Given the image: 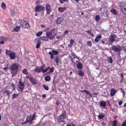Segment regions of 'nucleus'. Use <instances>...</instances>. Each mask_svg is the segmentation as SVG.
<instances>
[{"mask_svg": "<svg viewBox=\"0 0 126 126\" xmlns=\"http://www.w3.org/2000/svg\"><path fill=\"white\" fill-rule=\"evenodd\" d=\"M30 80L33 85H34L37 83L36 80L33 77H32Z\"/></svg>", "mask_w": 126, "mask_h": 126, "instance_id": "2eb2a0df", "label": "nucleus"}, {"mask_svg": "<svg viewBox=\"0 0 126 126\" xmlns=\"http://www.w3.org/2000/svg\"><path fill=\"white\" fill-rule=\"evenodd\" d=\"M122 93H123V96H124L125 94V92L124 91L122 90Z\"/></svg>", "mask_w": 126, "mask_h": 126, "instance_id": "680f3d73", "label": "nucleus"}, {"mask_svg": "<svg viewBox=\"0 0 126 126\" xmlns=\"http://www.w3.org/2000/svg\"><path fill=\"white\" fill-rule=\"evenodd\" d=\"M75 42L74 40L73 39H71L70 40V44L72 45Z\"/></svg>", "mask_w": 126, "mask_h": 126, "instance_id": "8fccbe9b", "label": "nucleus"}, {"mask_svg": "<svg viewBox=\"0 0 126 126\" xmlns=\"http://www.w3.org/2000/svg\"><path fill=\"white\" fill-rule=\"evenodd\" d=\"M34 117H32L30 119V120L32 121L34 120Z\"/></svg>", "mask_w": 126, "mask_h": 126, "instance_id": "052dcab7", "label": "nucleus"}, {"mask_svg": "<svg viewBox=\"0 0 126 126\" xmlns=\"http://www.w3.org/2000/svg\"><path fill=\"white\" fill-rule=\"evenodd\" d=\"M52 32L50 31L47 32L46 33V35L47 37L49 38L51 40H52L55 37V35L52 36Z\"/></svg>", "mask_w": 126, "mask_h": 126, "instance_id": "423d86ee", "label": "nucleus"}, {"mask_svg": "<svg viewBox=\"0 0 126 126\" xmlns=\"http://www.w3.org/2000/svg\"><path fill=\"white\" fill-rule=\"evenodd\" d=\"M62 1H60V2L61 4H63L64 1H67L68 0H61Z\"/></svg>", "mask_w": 126, "mask_h": 126, "instance_id": "864d4df0", "label": "nucleus"}, {"mask_svg": "<svg viewBox=\"0 0 126 126\" xmlns=\"http://www.w3.org/2000/svg\"><path fill=\"white\" fill-rule=\"evenodd\" d=\"M3 93H5L6 94V95L8 96V97H9V95L10 94L11 92L9 91L6 90L5 91H3Z\"/></svg>", "mask_w": 126, "mask_h": 126, "instance_id": "bb28decb", "label": "nucleus"}, {"mask_svg": "<svg viewBox=\"0 0 126 126\" xmlns=\"http://www.w3.org/2000/svg\"><path fill=\"white\" fill-rule=\"evenodd\" d=\"M108 59L109 61V63H111L113 62V60L112 57L110 56H109L108 57Z\"/></svg>", "mask_w": 126, "mask_h": 126, "instance_id": "72a5a7b5", "label": "nucleus"}, {"mask_svg": "<svg viewBox=\"0 0 126 126\" xmlns=\"http://www.w3.org/2000/svg\"><path fill=\"white\" fill-rule=\"evenodd\" d=\"M122 47L125 51H126V43H125L122 45Z\"/></svg>", "mask_w": 126, "mask_h": 126, "instance_id": "c03bdc74", "label": "nucleus"}, {"mask_svg": "<svg viewBox=\"0 0 126 126\" xmlns=\"http://www.w3.org/2000/svg\"><path fill=\"white\" fill-rule=\"evenodd\" d=\"M105 115L103 113H101L98 116V118L99 119H101L104 117Z\"/></svg>", "mask_w": 126, "mask_h": 126, "instance_id": "2f4dec72", "label": "nucleus"}, {"mask_svg": "<svg viewBox=\"0 0 126 126\" xmlns=\"http://www.w3.org/2000/svg\"><path fill=\"white\" fill-rule=\"evenodd\" d=\"M100 106L102 107H104L106 106V103L104 101H102L100 103Z\"/></svg>", "mask_w": 126, "mask_h": 126, "instance_id": "5701e85b", "label": "nucleus"}, {"mask_svg": "<svg viewBox=\"0 0 126 126\" xmlns=\"http://www.w3.org/2000/svg\"><path fill=\"white\" fill-rule=\"evenodd\" d=\"M72 62L74 63H76L78 62L79 60L77 57L73 56L72 58H71Z\"/></svg>", "mask_w": 126, "mask_h": 126, "instance_id": "f8f14e48", "label": "nucleus"}, {"mask_svg": "<svg viewBox=\"0 0 126 126\" xmlns=\"http://www.w3.org/2000/svg\"><path fill=\"white\" fill-rule=\"evenodd\" d=\"M86 32L88 33L89 34L91 35V36L93 37H94V34L91 31V30L87 31H86Z\"/></svg>", "mask_w": 126, "mask_h": 126, "instance_id": "473e14b6", "label": "nucleus"}, {"mask_svg": "<svg viewBox=\"0 0 126 126\" xmlns=\"http://www.w3.org/2000/svg\"><path fill=\"white\" fill-rule=\"evenodd\" d=\"M46 64H44L41 67H36L34 69V71L40 73L43 71V69L46 67Z\"/></svg>", "mask_w": 126, "mask_h": 126, "instance_id": "20e7f679", "label": "nucleus"}, {"mask_svg": "<svg viewBox=\"0 0 126 126\" xmlns=\"http://www.w3.org/2000/svg\"><path fill=\"white\" fill-rule=\"evenodd\" d=\"M54 69V68L53 67H51L49 71L51 73L53 71Z\"/></svg>", "mask_w": 126, "mask_h": 126, "instance_id": "09e8293b", "label": "nucleus"}, {"mask_svg": "<svg viewBox=\"0 0 126 126\" xmlns=\"http://www.w3.org/2000/svg\"><path fill=\"white\" fill-rule=\"evenodd\" d=\"M122 12L125 15H126V6L125 8L121 9Z\"/></svg>", "mask_w": 126, "mask_h": 126, "instance_id": "a878e982", "label": "nucleus"}, {"mask_svg": "<svg viewBox=\"0 0 126 126\" xmlns=\"http://www.w3.org/2000/svg\"><path fill=\"white\" fill-rule=\"evenodd\" d=\"M77 67L78 69H82V65L80 63H78L77 65Z\"/></svg>", "mask_w": 126, "mask_h": 126, "instance_id": "aec40b11", "label": "nucleus"}, {"mask_svg": "<svg viewBox=\"0 0 126 126\" xmlns=\"http://www.w3.org/2000/svg\"><path fill=\"white\" fill-rule=\"evenodd\" d=\"M18 95V94H14L13 95V98H15Z\"/></svg>", "mask_w": 126, "mask_h": 126, "instance_id": "3c124183", "label": "nucleus"}, {"mask_svg": "<svg viewBox=\"0 0 126 126\" xmlns=\"http://www.w3.org/2000/svg\"><path fill=\"white\" fill-rule=\"evenodd\" d=\"M50 77L49 76H46L45 77V79L46 81H49L50 80Z\"/></svg>", "mask_w": 126, "mask_h": 126, "instance_id": "c85d7f7f", "label": "nucleus"}, {"mask_svg": "<svg viewBox=\"0 0 126 126\" xmlns=\"http://www.w3.org/2000/svg\"><path fill=\"white\" fill-rule=\"evenodd\" d=\"M16 74V73H15L12 72V77H13L15 76Z\"/></svg>", "mask_w": 126, "mask_h": 126, "instance_id": "5fc2aeb1", "label": "nucleus"}, {"mask_svg": "<svg viewBox=\"0 0 126 126\" xmlns=\"http://www.w3.org/2000/svg\"><path fill=\"white\" fill-rule=\"evenodd\" d=\"M50 73H51L49 72V71L48 72L46 73V74H50Z\"/></svg>", "mask_w": 126, "mask_h": 126, "instance_id": "774afa93", "label": "nucleus"}, {"mask_svg": "<svg viewBox=\"0 0 126 126\" xmlns=\"http://www.w3.org/2000/svg\"><path fill=\"white\" fill-rule=\"evenodd\" d=\"M112 50L116 52L120 51L122 50L120 47L118 46H113L112 47Z\"/></svg>", "mask_w": 126, "mask_h": 126, "instance_id": "1a4fd4ad", "label": "nucleus"}, {"mask_svg": "<svg viewBox=\"0 0 126 126\" xmlns=\"http://www.w3.org/2000/svg\"><path fill=\"white\" fill-rule=\"evenodd\" d=\"M60 59H59L57 57L56 58V59H55V61H56V63L57 64H58V63H59V61H60Z\"/></svg>", "mask_w": 126, "mask_h": 126, "instance_id": "de8ad7c7", "label": "nucleus"}, {"mask_svg": "<svg viewBox=\"0 0 126 126\" xmlns=\"http://www.w3.org/2000/svg\"><path fill=\"white\" fill-rule=\"evenodd\" d=\"M1 7L2 9L5 10L6 9V5L4 2H2L1 4Z\"/></svg>", "mask_w": 126, "mask_h": 126, "instance_id": "4be33fe9", "label": "nucleus"}, {"mask_svg": "<svg viewBox=\"0 0 126 126\" xmlns=\"http://www.w3.org/2000/svg\"><path fill=\"white\" fill-rule=\"evenodd\" d=\"M115 90L113 89H111L110 91V95L111 96H113L115 94Z\"/></svg>", "mask_w": 126, "mask_h": 126, "instance_id": "b1692460", "label": "nucleus"}, {"mask_svg": "<svg viewBox=\"0 0 126 126\" xmlns=\"http://www.w3.org/2000/svg\"><path fill=\"white\" fill-rule=\"evenodd\" d=\"M12 51L10 50L6 49V51L5 54L9 56L10 54L12 52Z\"/></svg>", "mask_w": 126, "mask_h": 126, "instance_id": "cd10ccee", "label": "nucleus"}, {"mask_svg": "<svg viewBox=\"0 0 126 126\" xmlns=\"http://www.w3.org/2000/svg\"><path fill=\"white\" fill-rule=\"evenodd\" d=\"M45 10V8L42 5H38L36 7L35 11L40 12Z\"/></svg>", "mask_w": 126, "mask_h": 126, "instance_id": "0eeeda50", "label": "nucleus"}, {"mask_svg": "<svg viewBox=\"0 0 126 126\" xmlns=\"http://www.w3.org/2000/svg\"><path fill=\"white\" fill-rule=\"evenodd\" d=\"M18 83L19 84L18 85V88L20 89V92H22L24 88L25 85L24 83H22L21 81H19Z\"/></svg>", "mask_w": 126, "mask_h": 126, "instance_id": "9d476101", "label": "nucleus"}, {"mask_svg": "<svg viewBox=\"0 0 126 126\" xmlns=\"http://www.w3.org/2000/svg\"><path fill=\"white\" fill-rule=\"evenodd\" d=\"M69 32V31H68L67 30H66L64 32V33L65 34H66V33H68Z\"/></svg>", "mask_w": 126, "mask_h": 126, "instance_id": "69168bd1", "label": "nucleus"}, {"mask_svg": "<svg viewBox=\"0 0 126 126\" xmlns=\"http://www.w3.org/2000/svg\"><path fill=\"white\" fill-rule=\"evenodd\" d=\"M115 38L114 35H111L110 36V42H113Z\"/></svg>", "mask_w": 126, "mask_h": 126, "instance_id": "6ab92c4d", "label": "nucleus"}, {"mask_svg": "<svg viewBox=\"0 0 126 126\" xmlns=\"http://www.w3.org/2000/svg\"><path fill=\"white\" fill-rule=\"evenodd\" d=\"M59 52L58 51L53 50L51 51V52H49L48 54L50 55L51 59H52L54 58L53 55H57L59 54Z\"/></svg>", "mask_w": 126, "mask_h": 126, "instance_id": "39448f33", "label": "nucleus"}, {"mask_svg": "<svg viewBox=\"0 0 126 126\" xmlns=\"http://www.w3.org/2000/svg\"><path fill=\"white\" fill-rule=\"evenodd\" d=\"M6 38H4L3 36H2L0 38V44H3L6 42Z\"/></svg>", "mask_w": 126, "mask_h": 126, "instance_id": "4468645a", "label": "nucleus"}, {"mask_svg": "<svg viewBox=\"0 0 126 126\" xmlns=\"http://www.w3.org/2000/svg\"><path fill=\"white\" fill-rule=\"evenodd\" d=\"M42 96L43 98H45L46 97V95L45 94H43L42 95Z\"/></svg>", "mask_w": 126, "mask_h": 126, "instance_id": "0e129e2a", "label": "nucleus"}, {"mask_svg": "<svg viewBox=\"0 0 126 126\" xmlns=\"http://www.w3.org/2000/svg\"><path fill=\"white\" fill-rule=\"evenodd\" d=\"M102 37L101 35H99L97 36L95 39L94 41L96 42H98L99 40Z\"/></svg>", "mask_w": 126, "mask_h": 126, "instance_id": "a211bd4d", "label": "nucleus"}, {"mask_svg": "<svg viewBox=\"0 0 126 126\" xmlns=\"http://www.w3.org/2000/svg\"><path fill=\"white\" fill-rule=\"evenodd\" d=\"M119 6L120 8L121 9L126 6V4L123 2H121L119 4Z\"/></svg>", "mask_w": 126, "mask_h": 126, "instance_id": "f3484780", "label": "nucleus"}, {"mask_svg": "<svg viewBox=\"0 0 126 126\" xmlns=\"http://www.w3.org/2000/svg\"><path fill=\"white\" fill-rule=\"evenodd\" d=\"M122 126H126V121L124 122L123 123Z\"/></svg>", "mask_w": 126, "mask_h": 126, "instance_id": "6e6d98bb", "label": "nucleus"}, {"mask_svg": "<svg viewBox=\"0 0 126 126\" xmlns=\"http://www.w3.org/2000/svg\"><path fill=\"white\" fill-rule=\"evenodd\" d=\"M40 42H38V43H37L36 44V47L37 48H38L39 47H40Z\"/></svg>", "mask_w": 126, "mask_h": 126, "instance_id": "a18cd8bd", "label": "nucleus"}, {"mask_svg": "<svg viewBox=\"0 0 126 126\" xmlns=\"http://www.w3.org/2000/svg\"><path fill=\"white\" fill-rule=\"evenodd\" d=\"M19 65L17 64L16 63H14L9 67V69L12 71H15L17 72V70L18 69Z\"/></svg>", "mask_w": 126, "mask_h": 126, "instance_id": "f03ea898", "label": "nucleus"}, {"mask_svg": "<svg viewBox=\"0 0 126 126\" xmlns=\"http://www.w3.org/2000/svg\"><path fill=\"white\" fill-rule=\"evenodd\" d=\"M43 88L45 90H48L49 87L48 86L46 85L45 84L43 85Z\"/></svg>", "mask_w": 126, "mask_h": 126, "instance_id": "a19ab883", "label": "nucleus"}, {"mask_svg": "<svg viewBox=\"0 0 126 126\" xmlns=\"http://www.w3.org/2000/svg\"><path fill=\"white\" fill-rule=\"evenodd\" d=\"M35 113H34L32 116V117L35 118Z\"/></svg>", "mask_w": 126, "mask_h": 126, "instance_id": "338daca9", "label": "nucleus"}, {"mask_svg": "<svg viewBox=\"0 0 126 126\" xmlns=\"http://www.w3.org/2000/svg\"><path fill=\"white\" fill-rule=\"evenodd\" d=\"M100 19V18L99 16L98 15H97L95 16V21L97 22L99 21Z\"/></svg>", "mask_w": 126, "mask_h": 126, "instance_id": "4c0bfd02", "label": "nucleus"}, {"mask_svg": "<svg viewBox=\"0 0 126 126\" xmlns=\"http://www.w3.org/2000/svg\"><path fill=\"white\" fill-rule=\"evenodd\" d=\"M111 126H116L117 124L115 121H113L111 123Z\"/></svg>", "mask_w": 126, "mask_h": 126, "instance_id": "ea45409f", "label": "nucleus"}, {"mask_svg": "<svg viewBox=\"0 0 126 126\" xmlns=\"http://www.w3.org/2000/svg\"><path fill=\"white\" fill-rule=\"evenodd\" d=\"M19 30V26L16 27L14 29V30L16 32H17Z\"/></svg>", "mask_w": 126, "mask_h": 126, "instance_id": "58836bf2", "label": "nucleus"}, {"mask_svg": "<svg viewBox=\"0 0 126 126\" xmlns=\"http://www.w3.org/2000/svg\"><path fill=\"white\" fill-rule=\"evenodd\" d=\"M61 38V36H58L56 37V38L57 39H59Z\"/></svg>", "mask_w": 126, "mask_h": 126, "instance_id": "13d9d810", "label": "nucleus"}, {"mask_svg": "<svg viewBox=\"0 0 126 126\" xmlns=\"http://www.w3.org/2000/svg\"><path fill=\"white\" fill-rule=\"evenodd\" d=\"M19 23L20 25L23 28L29 29L30 26L29 24L26 21L24 20H20L19 21Z\"/></svg>", "mask_w": 126, "mask_h": 126, "instance_id": "f257e3e1", "label": "nucleus"}, {"mask_svg": "<svg viewBox=\"0 0 126 126\" xmlns=\"http://www.w3.org/2000/svg\"><path fill=\"white\" fill-rule=\"evenodd\" d=\"M111 12L113 14L116 15L117 14L116 11L114 9H112L111 10Z\"/></svg>", "mask_w": 126, "mask_h": 126, "instance_id": "e433bc0d", "label": "nucleus"}, {"mask_svg": "<svg viewBox=\"0 0 126 126\" xmlns=\"http://www.w3.org/2000/svg\"><path fill=\"white\" fill-rule=\"evenodd\" d=\"M42 33V31H40L37 33L36 35L37 36H39L41 35Z\"/></svg>", "mask_w": 126, "mask_h": 126, "instance_id": "37998d69", "label": "nucleus"}, {"mask_svg": "<svg viewBox=\"0 0 126 126\" xmlns=\"http://www.w3.org/2000/svg\"><path fill=\"white\" fill-rule=\"evenodd\" d=\"M80 92H83L85 93L86 94L88 95L90 94V92L86 90H80Z\"/></svg>", "mask_w": 126, "mask_h": 126, "instance_id": "7c9ffc66", "label": "nucleus"}, {"mask_svg": "<svg viewBox=\"0 0 126 126\" xmlns=\"http://www.w3.org/2000/svg\"><path fill=\"white\" fill-rule=\"evenodd\" d=\"M40 38L41 40H42L46 41H47L48 40V38L47 36H42Z\"/></svg>", "mask_w": 126, "mask_h": 126, "instance_id": "393cba45", "label": "nucleus"}, {"mask_svg": "<svg viewBox=\"0 0 126 126\" xmlns=\"http://www.w3.org/2000/svg\"><path fill=\"white\" fill-rule=\"evenodd\" d=\"M63 20V18L60 17L58 18L56 21V22L57 24H60L62 22Z\"/></svg>", "mask_w": 126, "mask_h": 126, "instance_id": "dca6fc26", "label": "nucleus"}, {"mask_svg": "<svg viewBox=\"0 0 126 126\" xmlns=\"http://www.w3.org/2000/svg\"><path fill=\"white\" fill-rule=\"evenodd\" d=\"M78 74L80 76L82 77L84 75L83 72L80 70H79L78 71Z\"/></svg>", "mask_w": 126, "mask_h": 126, "instance_id": "c756f323", "label": "nucleus"}, {"mask_svg": "<svg viewBox=\"0 0 126 126\" xmlns=\"http://www.w3.org/2000/svg\"><path fill=\"white\" fill-rule=\"evenodd\" d=\"M87 44L88 46L91 47L92 45V42L90 41H88L87 42Z\"/></svg>", "mask_w": 126, "mask_h": 126, "instance_id": "79ce46f5", "label": "nucleus"}, {"mask_svg": "<svg viewBox=\"0 0 126 126\" xmlns=\"http://www.w3.org/2000/svg\"><path fill=\"white\" fill-rule=\"evenodd\" d=\"M46 8L47 14H49L51 12V8L50 6L48 4H47L46 5Z\"/></svg>", "mask_w": 126, "mask_h": 126, "instance_id": "9b49d317", "label": "nucleus"}, {"mask_svg": "<svg viewBox=\"0 0 126 126\" xmlns=\"http://www.w3.org/2000/svg\"><path fill=\"white\" fill-rule=\"evenodd\" d=\"M66 126H75V125L73 123H71L68 124Z\"/></svg>", "mask_w": 126, "mask_h": 126, "instance_id": "603ef678", "label": "nucleus"}, {"mask_svg": "<svg viewBox=\"0 0 126 126\" xmlns=\"http://www.w3.org/2000/svg\"><path fill=\"white\" fill-rule=\"evenodd\" d=\"M32 77V76L31 75L26 76V78L28 79H29L30 80L31 79Z\"/></svg>", "mask_w": 126, "mask_h": 126, "instance_id": "49530a36", "label": "nucleus"}, {"mask_svg": "<svg viewBox=\"0 0 126 126\" xmlns=\"http://www.w3.org/2000/svg\"><path fill=\"white\" fill-rule=\"evenodd\" d=\"M66 113L65 111L63 112L62 114L60 115L58 118L60 122H63L64 120L66 118Z\"/></svg>", "mask_w": 126, "mask_h": 126, "instance_id": "7ed1b4c3", "label": "nucleus"}, {"mask_svg": "<svg viewBox=\"0 0 126 126\" xmlns=\"http://www.w3.org/2000/svg\"><path fill=\"white\" fill-rule=\"evenodd\" d=\"M102 125L103 126H104L105 125V123L103 122L102 123Z\"/></svg>", "mask_w": 126, "mask_h": 126, "instance_id": "e2e57ef3", "label": "nucleus"}, {"mask_svg": "<svg viewBox=\"0 0 126 126\" xmlns=\"http://www.w3.org/2000/svg\"><path fill=\"white\" fill-rule=\"evenodd\" d=\"M50 67L48 66L47 68H45V69H43L42 73H44L47 72L49 69Z\"/></svg>", "mask_w": 126, "mask_h": 126, "instance_id": "f704fd0d", "label": "nucleus"}, {"mask_svg": "<svg viewBox=\"0 0 126 126\" xmlns=\"http://www.w3.org/2000/svg\"><path fill=\"white\" fill-rule=\"evenodd\" d=\"M31 117V115L30 116H28L27 117L26 121L22 123V125H23L24 124H27L29 122V124H32V121L30 120Z\"/></svg>", "mask_w": 126, "mask_h": 126, "instance_id": "6e6552de", "label": "nucleus"}, {"mask_svg": "<svg viewBox=\"0 0 126 126\" xmlns=\"http://www.w3.org/2000/svg\"><path fill=\"white\" fill-rule=\"evenodd\" d=\"M66 9L65 7H60L58 8V10L61 12H62L64 11Z\"/></svg>", "mask_w": 126, "mask_h": 126, "instance_id": "412c9836", "label": "nucleus"}, {"mask_svg": "<svg viewBox=\"0 0 126 126\" xmlns=\"http://www.w3.org/2000/svg\"><path fill=\"white\" fill-rule=\"evenodd\" d=\"M23 73L25 75L28 74L27 70V69H24L22 71Z\"/></svg>", "mask_w": 126, "mask_h": 126, "instance_id": "c9c22d12", "label": "nucleus"}, {"mask_svg": "<svg viewBox=\"0 0 126 126\" xmlns=\"http://www.w3.org/2000/svg\"><path fill=\"white\" fill-rule=\"evenodd\" d=\"M9 56L12 60H14L15 58V53L14 52H12Z\"/></svg>", "mask_w": 126, "mask_h": 126, "instance_id": "ddd939ff", "label": "nucleus"}, {"mask_svg": "<svg viewBox=\"0 0 126 126\" xmlns=\"http://www.w3.org/2000/svg\"><path fill=\"white\" fill-rule=\"evenodd\" d=\"M12 13V16H14L15 15V13L14 12H11Z\"/></svg>", "mask_w": 126, "mask_h": 126, "instance_id": "4d7b16f0", "label": "nucleus"}, {"mask_svg": "<svg viewBox=\"0 0 126 126\" xmlns=\"http://www.w3.org/2000/svg\"><path fill=\"white\" fill-rule=\"evenodd\" d=\"M122 101H119V105H121L122 104Z\"/></svg>", "mask_w": 126, "mask_h": 126, "instance_id": "bf43d9fd", "label": "nucleus"}]
</instances>
